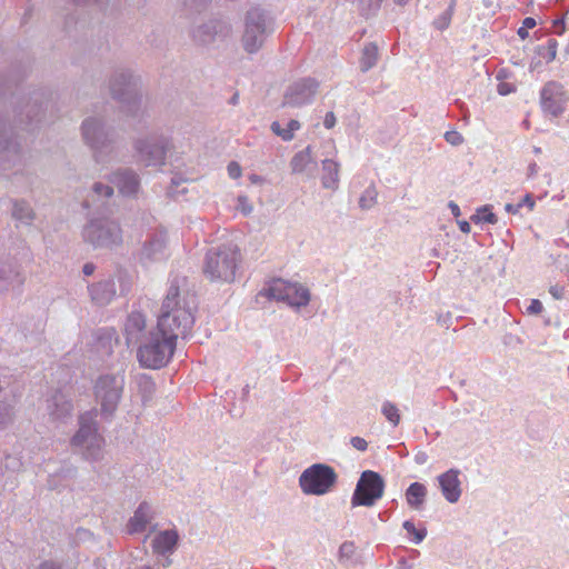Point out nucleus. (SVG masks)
Masks as SVG:
<instances>
[{
    "mask_svg": "<svg viewBox=\"0 0 569 569\" xmlns=\"http://www.w3.org/2000/svg\"><path fill=\"white\" fill-rule=\"evenodd\" d=\"M196 310L194 299L180 297L179 288L171 287L161 305L157 331L151 333V345L146 351L173 356L178 340L184 339L193 328Z\"/></svg>",
    "mask_w": 569,
    "mask_h": 569,
    "instance_id": "f257e3e1",
    "label": "nucleus"
},
{
    "mask_svg": "<svg viewBox=\"0 0 569 569\" xmlns=\"http://www.w3.org/2000/svg\"><path fill=\"white\" fill-rule=\"evenodd\" d=\"M96 411H87L79 417V430L71 438V446L77 448L86 460L99 461L103 458L104 439L98 432Z\"/></svg>",
    "mask_w": 569,
    "mask_h": 569,
    "instance_id": "f03ea898",
    "label": "nucleus"
},
{
    "mask_svg": "<svg viewBox=\"0 0 569 569\" xmlns=\"http://www.w3.org/2000/svg\"><path fill=\"white\" fill-rule=\"evenodd\" d=\"M240 260L241 254L236 246H222L207 253L203 272L211 281L232 282Z\"/></svg>",
    "mask_w": 569,
    "mask_h": 569,
    "instance_id": "7ed1b4c3",
    "label": "nucleus"
},
{
    "mask_svg": "<svg viewBox=\"0 0 569 569\" xmlns=\"http://www.w3.org/2000/svg\"><path fill=\"white\" fill-rule=\"evenodd\" d=\"M124 375H102L94 385V396L100 403L101 416L106 419L112 418L124 388Z\"/></svg>",
    "mask_w": 569,
    "mask_h": 569,
    "instance_id": "20e7f679",
    "label": "nucleus"
},
{
    "mask_svg": "<svg viewBox=\"0 0 569 569\" xmlns=\"http://www.w3.org/2000/svg\"><path fill=\"white\" fill-rule=\"evenodd\" d=\"M338 475L332 467L326 463H315L302 471L299 486L303 493L323 496L336 486Z\"/></svg>",
    "mask_w": 569,
    "mask_h": 569,
    "instance_id": "39448f33",
    "label": "nucleus"
},
{
    "mask_svg": "<svg viewBox=\"0 0 569 569\" xmlns=\"http://www.w3.org/2000/svg\"><path fill=\"white\" fill-rule=\"evenodd\" d=\"M385 492V480L376 471L366 470L361 473L351 497V507H372Z\"/></svg>",
    "mask_w": 569,
    "mask_h": 569,
    "instance_id": "423d86ee",
    "label": "nucleus"
},
{
    "mask_svg": "<svg viewBox=\"0 0 569 569\" xmlns=\"http://www.w3.org/2000/svg\"><path fill=\"white\" fill-rule=\"evenodd\" d=\"M262 293L270 299L284 301L292 307H303L310 301V292L306 287L282 279L271 280Z\"/></svg>",
    "mask_w": 569,
    "mask_h": 569,
    "instance_id": "0eeeda50",
    "label": "nucleus"
},
{
    "mask_svg": "<svg viewBox=\"0 0 569 569\" xmlns=\"http://www.w3.org/2000/svg\"><path fill=\"white\" fill-rule=\"evenodd\" d=\"M84 238L96 247H109L121 239L120 229L113 222H91L84 229Z\"/></svg>",
    "mask_w": 569,
    "mask_h": 569,
    "instance_id": "6e6552de",
    "label": "nucleus"
},
{
    "mask_svg": "<svg viewBox=\"0 0 569 569\" xmlns=\"http://www.w3.org/2000/svg\"><path fill=\"white\" fill-rule=\"evenodd\" d=\"M146 327V317L138 311L131 312L124 322V337L127 345L138 346V352L141 353V356L144 353L148 356H156L153 352L146 351V347H150L151 340L149 343H141L142 338L144 337Z\"/></svg>",
    "mask_w": 569,
    "mask_h": 569,
    "instance_id": "1a4fd4ad",
    "label": "nucleus"
},
{
    "mask_svg": "<svg viewBox=\"0 0 569 569\" xmlns=\"http://www.w3.org/2000/svg\"><path fill=\"white\" fill-rule=\"evenodd\" d=\"M567 101L568 97L563 87L557 82H548L541 90L540 103L546 113L553 117L561 114Z\"/></svg>",
    "mask_w": 569,
    "mask_h": 569,
    "instance_id": "9d476101",
    "label": "nucleus"
},
{
    "mask_svg": "<svg viewBox=\"0 0 569 569\" xmlns=\"http://www.w3.org/2000/svg\"><path fill=\"white\" fill-rule=\"evenodd\" d=\"M460 475L459 469L451 468L437 477L440 491L449 503L458 502L462 495Z\"/></svg>",
    "mask_w": 569,
    "mask_h": 569,
    "instance_id": "9b49d317",
    "label": "nucleus"
},
{
    "mask_svg": "<svg viewBox=\"0 0 569 569\" xmlns=\"http://www.w3.org/2000/svg\"><path fill=\"white\" fill-rule=\"evenodd\" d=\"M263 23L261 16L257 10L252 11L248 16L246 32L243 36L244 49L252 53L258 50L261 43V36L263 33Z\"/></svg>",
    "mask_w": 569,
    "mask_h": 569,
    "instance_id": "f8f14e48",
    "label": "nucleus"
},
{
    "mask_svg": "<svg viewBox=\"0 0 569 569\" xmlns=\"http://www.w3.org/2000/svg\"><path fill=\"white\" fill-rule=\"evenodd\" d=\"M47 409L53 419L62 420L71 415L72 403L61 390H57L47 400Z\"/></svg>",
    "mask_w": 569,
    "mask_h": 569,
    "instance_id": "ddd939ff",
    "label": "nucleus"
},
{
    "mask_svg": "<svg viewBox=\"0 0 569 569\" xmlns=\"http://www.w3.org/2000/svg\"><path fill=\"white\" fill-rule=\"evenodd\" d=\"M153 519L151 507L148 502H141L133 516L129 519L127 528L129 533H139L147 529Z\"/></svg>",
    "mask_w": 569,
    "mask_h": 569,
    "instance_id": "4468645a",
    "label": "nucleus"
},
{
    "mask_svg": "<svg viewBox=\"0 0 569 569\" xmlns=\"http://www.w3.org/2000/svg\"><path fill=\"white\" fill-rule=\"evenodd\" d=\"M179 535L176 530L160 531L152 541L154 552L159 555L172 553L178 545Z\"/></svg>",
    "mask_w": 569,
    "mask_h": 569,
    "instance_id": "2eb2a0df",
    "label": "nucleus"
},
{
    "mask_svg": "<svg viewBox=\"0 0 569 569\" xmlns=\"http://www.w3.org/2000/svg\"><path fill=\"white\" fill-rule=\"evenodd\" d=\"M427 487L421 482H412L406 490L405 497L408 506L413 510H421L427 499Z\"/></svg>",
    "mask_w": 569,
    "mask_h": 569,
    "instance_id": "dca6fc26",
    "label": "nucleus"
},
{
    "mask_svg": "<svg viewBox=\"0 0 569 569\" xmlns=\"http://www.w3.org/2000/svg\"><path fill=\"white\" fill-rule=\"evenodd\" d=\"M89 290L92 300L101 306L109 303L116 296L114 286L109 281L94 283Z\"/></svg>",
    "mask_w": 569,
    "mask_h": 569,
    "instance_id": "f3484780",
    "label": "nucleus"
},
{
    "mask_svg": "<svg viewBox=\"0 0 569 569\" xmlns=\"http://www.w3.org/2000/svg\"><path fill=\"white\" fill-rule=\"evenodd\" d=\"M113 182L123 194H133L139 187L138 178L130 171L118 172L114 174Z\"/></svg>",
    "mask_w": 569,
    "mask_h": 569,
    "instance_id": "a211bd4d",
    "label": "nucleus"
},
{
    "mask_svg": "<svg viewBox=\"0 0 569 569\" xmlns=\"http://www.w3.org/2000/svg\"><path fill=\"white\" fill-rule=\"evenodd\" d=\"M322 186L327 189H337L339 183V164L330 159L322 162Z\"/></svg>",
    "mask_w": 569,
    "mask_h": 569,
    "instance_id": "6ab92c4d",
    "label": "nucleus"
},
{
    "mask_svg": "<svg viewBox=\"0 0 569 569\" xmlns=\"http://www.w3.org/2000/svg\"><path fill=\"white\" fill-rule=\"evenodd\" d=\"M312 161L311 148L307 147L292 158L290 166L293 172L300 173L303 172Z\"/></svg>",
    "mask_w": 569,
    "mask_h": 569,
    "instance_id": "aec40b11",
    "label": "nucleus"
},
{
    "mask_svg": "<svg viewBox=\"0 0 569 569\" xmlns=\"http://www.w3.org/2000/svg\"><path fill=\"white\" fill-rule=\"evenodd\" d=\"M378 60V47L375 43H368L365 46L360 59V67L362 71H367L372 68Z\"/></svg>",
    "mask_w": 569,
    "mask_h": 569,
    "instance_id": "412c9836",
    "label": "nucleus"
},
{
    "mask_svg": "<svg viewBox=\"0 0 569 569\" xmlns=\"http://www.w3.org/2000/svg\"><path fill=\"white\" fill-rule=\"evenodd\" d=\"M300 128V123L297 120H290L287 128H281L279 122H272L271 130L284 141H289L293 138L295 131Z\"/></svg>",
    "mask_w": 569,
    "mask_h": 569,
    "instance_id": "4be33fe9",
    "label": "nucleus"
},
{
    "mask_svg": "<svg viewBox=\"0 0 569 569\" xmlns=\"http://www.w3.org/2000/svg\"><path fill=\"white\" fill-rule=\"evenodd\" d=\"M402 528L406 530L410 540L416 545L421 543L425 540V538L427 537L426 527L417 528L415 526L413 521H411V520H406L402 523Z\"/></svg>",
    "mask_w": 569,
    "mask_h": 569,
    "instance_id": "5701e85b",
    "label": "nucleus"
},
{
    "mask_svg": "<svg viewBox=\"0 0 569 569\" xmlns=\"http://www.w3.org/2000/svg\"><path fill=\"white\" fill-rule=\"evenodd\" d=\"M381 413L393 427H397L400 423V412L393 402L389 400L383 401L381 406Z\"/></svg>",
    "mask_w": 569,
    "mask_h": 569,
    "instance_id": "b1692460",
    "label": "nucleus"
},
{
    "mask_svg": "<svg viewBox=\"0 0 569 569\" xmlns=\"http://www.w3.org/2000/svg\"><path fill=\"white\" fill-rule=\"evenodd\" d=\"M356 545L353 541H345L340 545L339 551H338V558L340 562L347 563L351 562L353 563V558L356 555Z\"/></svg>",
    "mask_w": 569,
    "mask_h": 569,
    "instance_id": "393cba45",
    "label": "nucleus"
},
{
    "mask_svg": "<svg viewBox=\"0 0 569 569\" xmlns=\"http://www.w3.org/2000/svg\"><path fill=\"white\" fill-rule=\"evenodd\" d=\"M13 406L8 401L0 400V429L7 428L13 421Z\"/></svg>",
    "mask_w": 569,
    "mask_h": 569,
    "instance_id": "a878e982",
    "label": "nucleus"
},
{
    "mask_svg": "<svg viewBox=\"0 0 569 569\" xmlns=\"http://www.w3.org/2000/svg\"><path fill=\"white\" fill-rule=\"evenodd\" d=\"M473 222H487V223H496L497 217L491 211V209L488 206L481 207L477 210V213L471 218Z\"/></svg>",
    "mask_w": 569,
    "mask_h": 569,
    "instance_id": "bb28decb",
    "label": "nucleus"
},
{
    "mask_svg": "<svg viewBox=\"0 0 569 569\" xmlns=\"http://www.w3.org/2000/svg\"><path fill=\"white\" fill-rule=\"evenodd\" d=\"M140 367L148 369H161L168 366L170 358H138Z\"/></svg>",
    "mask_w": 569,
    "mask_h": 569,
    "instance_id": "cd10ccee",
    "label": "nucleus"
},
{
    "mask_svg": "<svg viewBox=\"0 0 569 569\" xmlns=\"http://www.w3.org/2000/svg\"><path fill=\"white\" fill-rule=\"evenodd\" d=\"M376 197L377 192L375 189H367L359 200L360 207L363 209L370 208L376 202Z\"/></svg>",
    "mask_w": 569,
    "mask_h": 569,
    "instance_id": "c85d7f7f",
    "label": "nucleus"
},
{
    "mask_svg": "<svg viewBox=\"0 0 569 569\" xmlns=\"http://www.w3.org/2000/svg\"><path fill=\"white\" fill-rule=\"evenodd\" d=\"M13 216L20 220L32 218L31 210L29 209V207L18 203L14 204Z\"/></svg>",
    "mask_w": 569,
    "mask_h": 569,
    "instance_id": "c756f323",
    "label": "nucleus"
},
{
    "mask_svg": "<svg viewBox=\"0 0 569 569\" xmlns=\"http://www.w3.org/2000/svg\"><path fill=\"white\" fill-rule=\"evenodd\" d=\"M557 49H558V42L555 39H550L547 42L546 51H547V60L552 61L556 59L557 56Z\"/></svg>",
    "mask_w": 569,
    "mask_h": 569,
    "instance_id": "7c9ffc66",
    "label": "nucleus"
},
{
    "mask_svg": "<svg viewBox=\"0 0 569 569\" xmlns=\"http://www.w3.org/2000/svg\"><path fill=\"white\" fill-rule=\"evenodd\" d=\"M445 138L452 146H459L463 142V137L458 131H447Z\"/></svg>",
    "mask_w": 569,
    "mask_h": 569,
    "instance_id": "2f4dec72",
    "label": "nucleus"
},
{
    "mask_svg": "<svg viewBox=\"0 0 569 569\" xmlns=\"http://www.w3.org/2000/svg\"><path fill=\"white\" fill-rule=\"evenodd\" d=\"M140 152H146L150 157H156L157 160L162 162L164 156V149L162 147L154 146L151 150H147V148H139Z\"/></svg>",
    "mask_w": 569,
    "mask_h": 569,
    "instance_id": "473e14b6",
    "label": "nucleus"
},
{
    "mask_svg": "<svg viewBox=\"0 0 569 569\" xmlns=\"http://www.w3.org/2000/svg\"><path fill=\"white\" fill-rule=\"evenodd\" d=\"M350 443L351 446L359 450V451H366L367 448H368V442L366 439L361 438V437H352L351 440H350Z\"/></svg>",
    "mask_w": 569,
    "mask_h": 569,
    "instance_id": "72a5a7b5",
    "label": "nucleus"
},
{
    "mask_svg": "<svg viewBox=\"0 0 569 569\" xmlns=\"http://www.w3.org/2000/svg\"><path fill=\"white\" fill-rule=\"evenodd\" d=\"M566 31L563 18L556 19L552 21L551 32L558 36L563 34Z\"/></svg>",
    "mask_w": 569,
    "mask_h": 569,
    "instance_id": "f704fd0d",
    "label": "nucleus"
},
{
    "mask_svg": "<svg viewBox=\"0 0 569 569\" xmlns=\"http://www.w3.org/2000/svg\"><path fill=\"white\" fill-rule=\"evenodd\" d=\"M543 307L540 300L532 299L527 307V313L528 315H539L542 311Z\"/></svg>",
    "mask_w": 569,
    "mask_h": 569,
    "instance_id": "c9c22d12",
    "label": "nucleus"
},
{
    "mask_svg": "<svg viewBox=\"0 0 569 569\" xmlns=\"http://www.w3.org/2000/svg\"><path fill=\"white\" fill-rule=\"evenodd\" d=\"M228 174L232 179H238L241 177V167L238 162L232 161L228 164Z\"/></svg>",
    "mask_w": 569,
    "mask_h": 569,
    "instance_id": "e433bc0d",
    "label": "nucleus"
},
{
    "mask_svg": "<svg viewBox=\"0 0 569 569\" xmlns=\"http://www.w3.org/2000/svg\"><path fill=\"white\" fill-rule=\"evenodd\" d=\"M549 292L557 300L563 299V297H565V287L560 286V284H553V286H551L549 288Z\"/></svg>",
    "mask_w": 569,
    "mask_h": 569,
    "instance_id": "4c0bfd02",
    "label": "nucleus"
},
{
    "mask_svg": "<svg viewBox=\"0 0 569 569\" xmlns=\"http://www.w3.org/2000/svg\"><path fill=\"white\" fill-rule=\"evenodd\" d=\"M94 191L98 193V194H103L106 197H110L112 196L113 193V189L109 186H103L101 183H97L94 186Z\"/></svg>",
    "mask_w": 569,
    "mask_h": 569,
    "instance_id": "58836bf2",
    "label": "nucleus"
},
{
    "mask_svg": "<svg viewBox=\"0 0 569 569\" xmlns=\"http://www.w3.org/2000/svg\"><path fill=\"white\" fill-rule=\"evenodd\" d=\"M323 124L327 129H331L335 127L336 124V116L333 112H328L325 117V121H323Z\"/></svg>",
    "mask_w": 569,
    "mask_h": 569,
    "instance_id": "ea45409f",
    "label": "nucleus"
},
{
    "mask_svg": "<svg viewBox=\"0 0 569 569\" xmlns=\"http://www.w3.org/2000/svg\"><path fill=\"white\" fill-rule=\"evenodd\" d=\"M520 203H521V207L527 206L529 208V210H533V208L536 206V202H535L533 198L531 197V194H526Z\"/></svg>",
    "mask_w": 569,
    "mask_h": 569,
    "instance_id": "a19ab883",
    "label": "nucleus"
},
{
    "mask_svg": "<svg viewBox=\"0 0 569 569\" xmlns=\"http://www.w3.org/2000/svg\"><path fill=\"white\" fill-rule=\"evenodd\" d=\"M37 569H62L61 566L53 561H44Z\"/></svg>",
    "mask_w": 569,
    "mask_h": 569,
    "instance_id": "79ce46f5",
    "label": "nucleus"
},
{
    "mask_svg": "<svg viewBox=\"0 0 569 569\" xmlns=\"http://www.w3.org/2000/svg\"><path fill=\"white\" fill-rule=\"evenodd\" d=\"M415 461L418 465H425L428 461V455L426 452L420 451L415 456Z\"/></svg>",
    "mask_w": 569,
    "mask_h": 569,
    "instance_id": "37998d69",
    "label": "nucleus"
},
{
    "mask_svg": "<svg viewBox=\"0 0 569 569\" xmlns=\"http://www.w3.org/2000/svg\"><path fill=\"white\" fill-rule=\"evenodd\" d=\"M536 24H537L536 20L531 17H527L522 21V27H525L526 29H532L536 27Z\"/></svg>",
    "mask_w": 569,
    "mask_h": 569,
    "instance_id": "c03bdc74",
    "label": "nucleus"
},
{
    "mask_svg": "<svg viewBox=\"0 0 569 569\" xmlns=\"http://www.w3.org/2000/svg\"><path fill=\"white\" fill-rule=\"evenodd\" d=\"M93 127V122L92 121H86L82 126V130H83V136L86 139H89V132L91 130V128Z\"/></svg>",
    "mask_w": 569,
    "mask_h": 569,
    "instance_id": "a18cd8bd",
    "label": "nucleus"
},
{
    "mask_svg": "<svg viewBox=\"0 0 569 569\" xmlns=\"http://www.w3.org/2000/svg\"><path fill=\"white\" fill-rule=\"evenodd\" d=\"M93 271H94V266H93L92 263H87V264H84V267H83V273H84L86 276H91V274L93 273Z\"/></svg>",
    "mask_w": 569,
    "mask_h": 569,
    "instance_id": "49530a36",
    "label": "nucleus"
},
{
    "mask_svg": "<svg viewBox=\"0 0 569 569\" xmlns=\"http://www.w3.org/2000/svg\"><path fill=\"white\" fill-rule=\"evenodd\" d=\"M520 208H521V203H518L517 206H512V204H507L506 206V210L508 212H512V213H517Z\"/></svg>",
    "mask_w": 569,
    "mask_h": 569,
    "instance_id": "de8ad7c7",
    "label": "nucleus"
},
{
    "mask_svg": "<svg viewBox=\"0 0 569 569\" xmlns=\"http://www.w3.org/2000/svg\"><path fill=\"white\" fill-rule=\"evenodd\" d=\"M460 229L462 232L468 233L470 231V224L467 221L460 222Z\"/></svg>",
    "mask_w": 569,
    "mask_h": 569,
    "instance_id": "09e8293b",
    "label": "nucleus"
},
{
    "mask_svg": "<svg viewBox=\"0 0 569 569\" xmlns=\"http://www.w3.org/2000/svg\"><path fill=\"white\" fill-rule=\"evenodd\" d=\"M518 34L522 39L527 38L528 37V29H526L525 27H520L519 30H518Z\"/></svg>",
    "mask_w": 569,
    "mask_h": 569,
    "instance_id": "8fccbe9b",
    "label": "nucleus"
},
{
    "mask_svg": "<svg viewBox=\"0 0 569 569\" xmlns=\"http://www.w3.org/2000/svg\"><path fill=\"white\" fill-rule=\"evenodd\" d=\"M249 393V386L247 385L243 389H242V396L243 397H247Z\"/></svg>",
    "mask_w": 569,
    "mask_h": 569,
    "instance_id": "3c124183",
    "label": "nucleus"
},
{
    "mask_svg": "<svg viewBox=\"0 0 569 569\" xmlns=\"http://www.w3.org/2000/svg\"><path fill=\"white\" fill-rule=\"evenodd\" d=\"M108 335H109L110 338L114 337L116 336V330L114 329H110L108 331Z\"/></svg>",
    "mask_w": 569,
    "mask_h": 569,
    "instance_id": "603ef678",
    "label": "nucleus"
},
{
    "mask_svg": "<svg viewBox=\"0 0 569 569\" xmlns=\"http://www.w3.org/2000/svg\"><path fill=\"white\" fill-rule=\"evenodd\" d=\"M250 179L252 182H258L260 180V178L257 176H252Z\"/></svg>",
    "mask_w": 569,
    "mask_h": 569,
    "instance_id": "864d4df0",
    "label": "nucleus"
},
{
    "mask_svg": "<svg viewBox=\"0 0 569 569\" xmlns=\"http://www.w3.org/2000/svg\"><path fill=\"white\" fill-rule=\"evenodd\" d=\"M536 168H537L536 163H532L530 166L531 173L536 172Z\"/></svg>",
    "mask_w": 569,
    "mask_h": 569,
    "instance_id": "5fc2aeb1",
    "label": "nucleus"
},
{
    "mask_svg": "<svg viewBox=\"0 0 569 569\" xmlns=\"http://www.w3.org/2000/svg\"><path fill=\"white\" fill-rule=\"evenodd\" d=\"M74 471H76V470H74V468H69V469L67 470V472H68L69 475H73V473H74Z\"/></svg>",
    "mask_w": 569,
    "mask_h": 569,
    "instance_id": "6e6d98bb",
    "label": "nucleus"
},
{
    "mask_svg": "<svg viewBox=\"0 0 569 569\" xmlns=\"http://www.w3.org/2000/svg\"><path fill=\"white\" fill-rule=\"evenodd\" d=\"M287 99H288V100H287V103H293V102H296L293 99L289 98L288 96H287Z\"/></svg>",
    "mask_w": 569,
    "mask_h": 569,
    "instance_id": "4d7b16f0",
    "label": "nucleus"
},
{
    "mask_svg": "<svg viewBox=\"0 0 569 569\" xmlns=\"http://www.w3.org/2000/svg\"><path fill=\"white\" fill-rule=\"evenodd\" d=\"M237 99H238V94H234V96L232 97V103H236V102H237Z\"/></svg>",
    "mask_w": 569,
    "mask_h": 569,
    "instance_id": "13d9d810",
    "label": "nucleus"
},
{
    "mask_svg": "<svg viewBox=\"0 0 569 569\" xmlns=\"http://www.w3.org/2000/svg\"><path fill=\"white\" fill-rule=\"evenodd\" d=\"M499 92H500L501 94H506V93H507V91L502 90L501 88L499 89Z\"/></svg>",
    "mask_w": 569,
    "mask_h": 569,
    "instance_id": "bf43d9fd",
    "label": "nucleus"
},
{
    "mask_svg": "<svg viewBox=\"0 0 569 569\" xmlns=\"http://www.w3.org/2000/svg\"><path fill=\"white\" fill-rule=\"evenodd\" d=\"M49 487H50L51 489H53V485H52V481H51V480H49Z\"/></svg>",
    "mask_w": 569,
    "mask_h": 569,
    "instance_id": "052dcab7",
    "label": "nucleus"
},
{
    "mask_svg": "<svg viewBox=\"0 0 569 569\" xmlns=\"http://www.w3.org/2000/svg\"><path fill=\"white\" fill-rule=\"evenodd\" d=\"M457 210H458V206L453 204V211H457Z\"/></svg>",
    "mask_w": 569,
    "mask_h": 569,
    "instance_id": "680f3d73",
    "label": "nucleus"
},
{
    "mask_svg": "<svg viewBox=\"0 0 569 569\" xmlns=\"http://www.w3.org/2000/svg\"><path fill=\"white\" fill-rule=\"evenodd\" d=\"M457 210H458V206L453 204V211H457Z\"/></svg>",
    "mask_w": 569,
    "mask_h": 569,
    "instance_id": "e2e57ef3",
    "label": "nucleus"
},
{
    "mask_svg": "<svg viewBox=\"0 0 569 569\" xmlns=\"http://www.w3.org/2000/svg\"><path fill=\"white\" fill-rule=\"evenodd\" d=\"M143 569H151V568H149V567H146V568H143Z\"/></svg>",
    "mask_w": 569,
    "mask_h": 569,
    "instance_id": "0e129e2a",
    "label": "nucleus"
}]
</instances>
